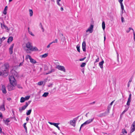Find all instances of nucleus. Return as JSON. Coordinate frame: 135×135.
<instances>
[{
  "label": "nucleus",
  "mask_w": 135,
  "mask_h": 135,
  "mask_svg": "<svg viewBox=\"0 0 135 135\" xmlns=\"http://www.w3.org/2000/svg\"><path fill=\"white\" fill-rule=\"evenodd\" d=\"M61 39L62 40H63V41L65 40V37H63Z\"/></svg>",
  "instance_id": "6e6d98bb"
},
{
  "label": "nucleus",
  "mask_w": 135,
  "mask_h": 135,
  "mask_svg": "<svg viewBox=\"0 0 135 135\" xmlns=\"http://www.w3.org/2000/svg\"><path fill=\"white\" fill-rule=\"evenodd\" d=\"M44 69L45 70H46L48 69V68L46 65H45Z\"/></svg>",
  "instance_id": "e433bc0d"
},
{
  "label": "nucleus",
  "mask_w": 135,
  "mask_h": 135,
  "mask_svg": "<svg viewBox=\"0 0 135 135\" xmlns=\"http://www.w3.org/2000/svg\"><path fill=\"white\" fill-rule=\"evenodd\" d=\"M110 108L111 107L110 106H108V107L107 108V111L103 113L104 114V116H105L106 115L109 114V110L110 109Z\"/></svg>",
  "instance_id": "0eeeda50"
},
{
  "label": "nucleus",
  "mask_w": 135,
  "mask_h": 135,
  "mask_svg": "<svg viewBox=\"0 0 135 135\" xmlns=\"http://www.w3.org/2000/svg\"><path fill=\"white\" fill-rule=\"evenodd\" d=\"M86 125L85 124V123H84L83 124H82L81 125V126L80 127V129H79V131L80 132L81 131V128L83 127L84 126H85Z\"/></svg>",
  "instance_id": "72a5a7b5"
},
{
  "label": "nucleus",
  "mask_w": 135,
  "mask_h": 135,
  "mask_svg": "<svg viewBox=\"0 0 135 135\" xmlns=\"http://www.w3.org/2000/svg\"><path fill=\"white\" fill-rule=\"evenodd\" d=\"M86 64L85 62H83L82 63L81 65H80V67H84L85 65Z\"/></svg>",
  "instance_id": "c9c22d12"
},
{
  "label": "nucleus",
  "mask_w": 135,
  "mask_h": 135,
  "mask_svg": "<svg viewBox=\"0 0 135 135\" xmlns=\"http://www.w3.org/2000/svg\"><path fill=\"white\" fill-rule=\"evenodd\" d=\"M133 76H132L130 79L129 81H128L130 83L132 81V79H133Z\"/></svg>",
  "instance_id": "603ef678"
},
{
  "label": "nucleus",
  "mask_w": 135,
  "mask_h": 135,
  "mask_svg": "<svg viewBox=\"0 0 135 135\" xmlns=\"http://www.w3.org/2000/svg\"><path fill=\"white\" fill-rule=\"evenodd\" d=\"M121 20L122 21V22H123L124 21V18L123 17H121Z\"/></svg>",
  "instance_id": "13d9d810"
},
{
  "label": "nucleus",
  "mask_w": 135,
  "mask_h": 135,
  "mask_svg": "<svg viewBox=\"0 0 135 135\" xmlns=\"http://www.w3.org/2000/svg\"><path fill=\"white\" fill-rule=\"evenodd\" d=\"M26 123H25L23 124V126L24 127L26 131V133H27V128L26 127Z\"/></svg>",
  "instance_id": "a878e982"
},
{
  "label": "nucleus",
  "mask_w": 135,
  "mask_h": 135,
  "mask_svg": "<svg viewBox=\"0 0 135 135\" xmlns=\"http://www.w3.org/2000/svg\"><path fill=\"white\" fill-rule=\"evenodd\" d=\"M82 49L83 51L84 52H85L86 51V42L85 41H84L82 43Z\"/></svg>",
  "instance_id": "9d476101"
},
{
  "label": "nucleus",
  "mask_w": 135,
  "mask_h": 135,
  "mask_svg": "<svg viewBox=\"0 0 135 135\" xmlns=\"http://www.w3.org/2000/svg\"><path fill=\"white\" fill-rule=\"evenodd\" d=\"M60 10H61V11H63L64 10L63 8V7H61V8H60Z\"/></svg>",
  "instance_id": "774afa93"
},
{
  "label": "nucleus",
  "mask_w": 135,
  "mask_h": 135,
  "mask_svg": "<svg viewBox=\"0 0 135 135\" xmlns=\"http://www.w3.org/2000/svg\"><path fill=\"white\" fill-rule=\"evenodd\" d=\"M13 40V37L12 36L9 37L8 39L7 42L8 43H10Z\"/></svg>",
  "instance_id": "2eb2a0df"
},
{
  "label": "nucleus",
  "mask_w": 135,
  "mask_h": 135,
  "mask_svg": "<svg viewBox=\"0 0 135 135\" xmlns=\"http://www.w3.org/2000/svg\"><path fill=\"white\" fill-rule=\"evenodd\" d=\"M31 58V57L29 55H27L26 56V59H30Z\"/></svg>",
  "instance_id": "79ce46f5"
},
{
  "label": "nucleus",
  "mask_w": 135,
  "mask_h": 135,
  "mask_svg": "<svg viewBox=\"0 0 135 135\" xmlns=\"http://www.w3.org/2000/svg\"><path fill=\"white\" fill-rule=\"evenodd\" d=\"M120 4V6H121V9L122 10V13H123V11H125V10L124 9V6H123V3H121V4Z\"/></svg>",
  "instance_id": "b1692460"
},
{
  "label": "nucleus",
  "mask_w": 135,
  "mask_h": 135,
  "mask_svg": "<svg viewBox=\"0 0 135 135\" xmlns=\"http://www.w3.org/2000/svg\"><path fill=\"white\" fill-rule=\"evenodd\" d=\"M104 41L105 40V39H106V36H105V34H104Z\"/></svg>",
  "instance_id": "69168bd1"
},
{
  "label": "nucleus",
  "mask_w": 135,
  "mask_h": 135,
  "mask_svg": "<svg viewBox=\"0 0 135 135\" xmlns=\"http://www.w3.org/2000/svg\"><path fill=\"white\" fill-rule=\"evenodd\" d=\"M7 7H7V6H6L4 9V10L3 11V13L4 15H6V13H7L6 11H7Z\"/></svg>",
  "instance_id": "5701e85b"
},
{
  "label": "nucleus",
  "mask_w": 135,
  "mask_h": 135,
  "mask_svg": "<svg viewBox=\"0 0 135 135\" xmlns=\"http://www.w3.org/2000/svg\"><path fill=\"white\" fill-rule=\"evenodd\" d=\"M14 44H12L10 46V47L9 49V53L11 54L13 53V47L14 46Z\"/></svg>",
  "instance_id": "1a4fd4ad"
},
{
  "label": "nucleus",
  "mask_w": 135,
  "mask_h": 135,
  "mask_svg": "<svg viewBox=\"0 0 135 135\" xmlns=\"http://www.w3.org/2000/svg\"><path fill=\"white\" fill-rule=\"evenodd\" d=\"M130 102H129L127 101V104L128 106L130 104Z\"/></svg>",
  "instance_id": "052dcab7"
},
{
  "label": "nucleus",
  "mask_w": 135,
  "mask_h": 135,
  "mask_svg": "<svg viewBox=\"0 0 135 135\" xmlns=\"http://www.w3.org/2000/svg\"><path fill=\"white\" fill-rule=\"evenodd\" d=\"M30 16L31 17L33 15V12L32 9H30L29 10Z\"/></svg>",
  "instance_id": "4be33fe9"
},
{
  "label": "nucleus",
  "mask_w": 135,
  "mask_h": 135,
  "mask_svg": "<svg viewBox=\"0 0 135 135\" xmlns=\"http://www.w3.org/2000/svg\"><path fill=\"white\" fill-rule=\"evenodd\" d=\"M48 123L50 124H51V125H53L54 126L55 123H52V122H49Z\"/></svg>",
  "instance_id": "8fccbe9b"
},
{
  "label": "nucleus",
  "mask_w": 135,
  "mask_h": 135,
  "mask_svg": "<svg viewBox=\"0 0 135 135\" xmlns=\"http://www.w3.org/2000/svg\"><path fill=\"white\" fill-rule=\"evenodd\" d=\"M3 26L7 30H8V27L4 25H3Z\"/></svg>",
  "instance_id": "c03bdc74"
},
{
  "label": "nucleus",
  "mask_w": 135,
  "mask_h": 135,
  "mask_svg": "<svg viewBox=\"0 0 135 135\" xmlns=\"http://www.w3.org/2000/svg\"><path fill=\"white\" fill-rule=\"evenodd\" d=\"M95 103V102L94 101L90 103L89 104H90L91 105V104H94Z\"/></svg>",
  "instance_id": "0e129e2a"
},
{
  "label": "nucleus",
  "mask_w": 135,
  "mask_h": 135,
  "mask_svg": "<svg viewBox=\"0 0 135 135\" xmlns=\"http://www.w3.org/2000/svg\"><path fill=\"white\" fill-rule=\"evenodd\" d=\"M78 117H78L77 118H74L72 120H71L70 121V125L75 127V126L76 121L77 120V118Z\"/></svg>",
  "instance_id": "20e7f679"
},
{
  "label": "nucleus",
  "mask_w": 135,
  "mask_h": 135,
  "mask_svg": "<svg viewBox=\"0 0 135 135\" xmlns=\"http://www.w3.org/2000/svg\"><path fill=\"white\" fill-rule=\"evenodd\" d=\"M57 39H56L54 41L52 42H51V44H52L53 43H57Z\"/></svg>",
  "instance_id": "a19ab883"
},
{
  "label": "nucleus",
  "mask_w": 135,
  "mask_h": 135,
  "mask_svg": "<svg viewBox=\"0 0 135 135\" xmlns=\"http://www.w3.org/2000/svg\"><path fill=\"white\" fill-rule=\"evenodd\" d=\"M122 133L123 134H124L125 133H127V131L125 129H122Z\"/></svg>",
  "instance_id": "2f4dec72"
},
{
  "label": "nucleus",
  "mask_w": 135,
  "mask_h": 135,
  "mask_svg": "<svg viewBox=\"0 0 135 135\" xmlns=\"http://www.w3.org/2000/svg\"><path fill=\"white\" fill-rule=\"evenodd\" d=\"M31 102V101H29L28 102H26V104L27 105V104H28V105Z\"/></svg>",
  "instance_id": "49530a36"
},
{
  "label": "nucleus",
  "mask_w": 135,
  "mask_h": 135,
  "mask_svg": "<svg viewBox=\"0 0 135 135\" xmlns=\"http://www.w3.org/2000/svg\"><path fill=\"white\" fill-rule=\"evenodd\" d=\"M25 101V98L23 97H22L20 99V102L21 103H23Z\"/></svg>",
  "instance_id": "bb28decb"
},
{
  "label": "nucleus",
  "mask_w": 135,
  "mask_h": 135,
  "mask_svg": "<svg viewBox=\"0 0 135 135\" xmlns=\"http://www.w3.org/2000/svg\"><path fill=\"white\" fill-rule=\"evenodd\" d=\"M32 50H31V51H38V49L36 47H33V46L32 48Z\"/></svg>",
  "instance_id": "6ab92c4d"
},
{
  "label": "nucleus",
  "mask_w": 135,
  "mask_h": 135,
  "mask_svg": "<svg viewBox=\"0 0 135 135\" xmlns=\"http://www.w3.org/2000/svg\"><path fill=\"white\" fill-rule=\"evenodd\" d=\"M85 58H86V57H84V58H83L80 59H79V60L80 61H83L85 59Z\"/></svg>",
  "instance_id": "de8ad7c7"
},
{
  "label": "nucleus",
  "mask_w": 135,
  "mask_h": 135,
  "mask_svg": "<svg viewBox=\"0 0 135 135\" xmlns=\"http://www.w3.org/2000/svg\"><path fill=\"white\" fill-rule=\"evenodd\" d=\"M52 84L51 83H50V84L49 85H48L47 86L48 87H50L52 86Z\"/></svg>",
  "instance_id": "864d4df0"
},
{
  "label": "nucleus",
  "mask_w": 135,
  "mask_h": 135,
  "mask_svg": "<svg viewBox=\"0 0 135 135\" xmlns=\"http://www.w3.org/2000/svg\"><path fill=\"white\" fill-rule=\"evenodd\" d=\"M0 109L4 111L5 110V108H4V105L3 103V105L0 106Z\"/></svg>",
  "instance_id": "f3484780"
},
{
  "label": "nucleus",
  "mask_w": 135,
  "mask_h": 135,
  "mask_svg": "<svg viewBox=\"0 0 135 135\" xmlns=\"http://www.w3.org/2000/svg\"><path fill=\"white\" fill-rule=\"evenodd\" d=\"M130 82H128V85H127V86L128 87H129V86H130Z\"/></svg>",
  "instance_id": "680f3d73"
},
{
  "label": "nucleus",
  "mask_w": 135,
  "mask_h": 135,
  "mask_svg": "<svg viewBox=\"0 0 135 135\" xmlns=\"http://www.w3.org/2000/svg\"><path fill=\"white\" fill-rule=\"evenodd\" d=\"M102 27L103 29L104 30L105 28V24L104 21H103L102 22Z\"/></svg>",
  "instance_id": "393cba45"
},
{
  "label": "nucleus",
  "mask_w": 135,
  "mask_h": 135,
  "mask_svg": "<svg viewBox=\"0 0 135 135\" xmlns=\"http://www.w3.org/2000/svg\"><path fill=\"white\" fill-rule=\"evenodd\" d=\"M49 94V93L48 92H45L42 95V96L46 97L47 96H48V95Z\"/></svg>",
  "instance_id": "cd10ccee"
},
{
  "label": "nucleus",
  "mask_w": 135,
  "mask_h": 135,
  "mask_svg": "<svg viewBox=\"0 0 135 135\" xmlns=\"http://www.w3.org/2000/svg\"><path fill=\"white\" fill-rule=\"evenodd\" d=\"M27 106V105L25 104V105L23 106L21 108L20 107L19 108V111L20 112H21L22 110H23L25 109Z\"/></svg>",
  "instance_id": "6e6552de"
},
{
  "label": "nucleus",
  "mask_w": 135,
  "mask_h": 135,
  "mask_svg": "<svg viewBox=\"0 0 135 135\" xmlns=\"http://www.w3.org/2000/svg\"><path fill=\"white\" fill-rule=\"evenodd\" d=\"M129 108V107L125 109L122 113V114H121L120 116H121L122 115H123L124 113L126 112V111H127V110L128 109V108Z\"/></svg>",
  "instance_id": "473e14b6"
},
{
  "label": "nucleus",
  "mask_w": 135,
  "mask_h": 135,
  "mask_svg": "<svg viewBox=\"0 0 135 135\" xmlns=\"http://www.w3.org/2000/svg\"><path fill=\"white\" fill-rule=\"evenodd\" d=\"M43 83V81H40L37 83V84L38 85H42Z\"/></svg>",
  "instance_id": "ea45409f"
},
{
  "label": "nucleus",
  "mask_w": 135,
  "mask_h": 135,
  "mask_svg": "<svg viewBox=\"0 0 135 135\" xmlns=\"http://www.w3.org/2000/svg\"><path fill=\"white\" fill-rule=\"evenodd\" d=\"M51 43H50L49 44V45H48L47 46V48H49L50 47V45H51Z\"/></svg>",
  "instance_id": "4d7b16f0"
},
{
  "label": "nucleus",
  "mask_w": 135,
  "mask_h": 135,
  "mask_svg": "<svg viewBox=\"0 0 135 135\" xmlns=\"http://www.w3.org/2000/svg\"><path fill=\"white\" fill-rule=\"evenodd\" d=\"M93 25H91L90 27L86 30V32H87L89 31L90 33H91L93 32Z\"/></svg>",
  "instance_id": "423d86ee"
},
{
  "label": "nucleus",
  "mask_w": 135,
  "mask_h": 135,
  "mask_svg": "<svg viewBox=\"0 0 135 135\" xmlns=\"http://www.w3.org/2000/svg\"><path fill=\"white\" fill-rule=\"evenodd\" d=\"M30 62L32 64H35L36 62V60L31 58L30 59Z\"/></svg>",
  "instance_id": "a211bd4d"
},
{
  "label": "nucleus",
  "mask_w": 135,
  "mask_h": 135,
  "mask_svg": "<svg viewBox=\"0 0 135 135\" xmlns=\"http://www.w3.org/2000/svg\"><path fill=\"white\" fill-rule=\"evenodd\" d=\"M94 119V118L92 119H90L86 121L85 122V123L86 125L90 123L91 122L93 121Z\"/></svg>",
  "instance_id": "4468645a"
},
{
  "label": "nucleus",
  "mask_w": 135,
  "mask_h": 135,
  "mask_svg": "<svg viewBox=\"0 0 135 135\" xmlns=\"http://www.w3.org/2000/svg\"><path fill=\"white\" fill-rule=\"evenodd\" d=\"M12 85H13L12 84H11L10 85L7 86V88L9 91H10L13 89V88L15 86H13Z\"/></svg>",
  "instance_id": "ddd939ff"
},
{
  "label": "nucleus",
  "mask_w": 135,
  "mask_h": 135,
  "mask_svg": "<svg viewBox=\"0 0 135 135\" xmlns=\"http://www.w3.org/2000/svg\"><path fill=\"white\" fill-rule=\"evenodd\" d=\"M133 34L134 35V39L135 41V33L134 32V30H133Z\"/></svg>",
  "instance_id": "3c124183"
},
{
  "label": "nucleus",
  "mask_w": 135,
  "mask_h": 135,
  "mask_svg": "<svg viewBox=\"0 0 135 135\" xmlns=\"http://www.w3.org/2000/svg\"><path fill=\"white\" fill-rule=\"evenodd\" d=\"M4 122L7 125H8V123H8L9 122H10V120H9V119H7L6 120H4Z\"/></svg>",
  "instance_id": "c85d7f7f"
},
{
  "label": "nucleus",
  "mask_w": 135,
  "mask_h": 135,
  "mask_svg": "<svg viewBox=\"0 0 135 135\" xmlns=\"http://www.w3.org/2000/svg\"><path fill=\"white\" fill-rule=\"evenodd\" d=\"M123 0H119V2L120 3V4H121V3H122V2L123 1Z\"/></svg>",
  "instance_id": "5fc2aeb1"
},
{
  "label": "nucleus",
  "mask_w": 135,
  "mask_h": 135,
  "mask_svg": "<svg viewBox=\"0 0 135 135\" xmlns=\"http://www.w3.org/2000/svg\"><path fill=\"white\" fill-rule=\"evenodd\" d=\"M5 39V37H3L2 38H1V41H2L4 40Z\"/></svg>",
  "instance_id": "bf43d9fd"
},
{
  "label": "nucleus",
  "mask_w": 135,
  "mask_h": 135,
  "mask_svg": "<svg viewBox=\"0 0 135 135\" xmlns=\"http://www.w3.org/2000/svg\"><path fill=\"white\" fill-rule=\"evenodd\" d=\"M104 63V61L103 60H102L101 62H100L99 63V65L101 69L103 68V64Z\"/></svg>",
  "instance_id": "dca6fc26"
},
{
  "label": "nucleus",
  "mask_w": 135,
  "mask_h": 135,
  "mask_svg": "<svg viewBox=\"0 0 135 135\" xmlns=\"http://www.w3.org/2000/svg\"><path fill=\"white\" fill-rule=\"evenodd\" d=\"M32 111V109H31L28 110L26 112V114L27 115H28L30 114Z\"/></svg>",
  "instance_id": "aec40b11"
},
{
  "label": "nucleus",
  "mask_w": 135,
  "mask_h": 135,
  "mask_svg": "<svg viewBox=\"0 0 135 135\" xmlns=\"http://www.w3.org/2000/svg\"><path fill=\"white\" fill-rule=\"evenodd\" d=\"M56 68L59 70L62 71L64 72H66L64 66L61 65H58L57 66Z\"/></svg>",
  "instance_id": "39448f33"
},
{
  "label": "nucleus",
  "mask_w": 135,
  "mask_h": 135,
  "mask_svg": "<svg viewBox=\"0 0 135 135\" xmlns=\"http://www.w3.org/2000/svg\"><path fill=\"white\" fill-rule=\"evenodd\" d=\"M2 92L3 93L5 94L7 92L5 86L4 85H2Z\"/></svg>",
  "instance_id": "f8f14e48"
},
{
  "label": "nucleus",
  "mask_w": 135,
  "mask_h": 135,
  "mask_svg": "<svg viewBox=\"0 0 135 135\" xmlns=\"http://www.w3.org/2000/svg\"><path fill=\"white\" fill-rule=\"evenodd\" d=\"M77 49V50L78 52H80V45H78L76 47Z\"/></svg>",
  "instance_id": "7c9ffc66"
},
{
  "label": "nucleus",
  "mask_w": 135,
  "mask_h": 135,
  "mask_svg": "<svg viewBox=\"0 0 135 135\" xmlns=\"http://www.w3.org/2000/svg\"><path fill=\"white\" fill-rule=\"evenodd\" d=\"M2 117H3L2 113L1 112H0V117L2 118Z\"/></svg>",
  "instance_id": "338daca9"
},
{
  "label": "nucleus",
  "mask_w": 135,
  "mask_h": 135,
  "mask_svg": "<svg viewBox=\"0 0 135 135\" xmlns=\"http://www.w3.org/2000/svg\"><path fill=\"white\" fill-rule=\"evenodd\" d=\"M47 79H46L45 80L43 81V82H44V83H46L47 81Z\"/></svg>",
  "instance_id": "e2e57ef3"
},
{
  "label": "nucleus",
  "mask_w": 135,
  "mask_h": 135,
  "mask_svg": "<svg viewBox=\"0 0 135 135\" xmlns=\"http://www.w3.org/2000/svg\"><path fill=\"white\" fill-rule=\"evenodd\" d=\"M99 58L98 57L95 60V62H98L99 61Z\"/></svg>",
  "instance_id": "09e8293b"
},
{
  "label": "nucleus",
  "mask_w": 135,
  "mask_h": 135,
  "mask_svg": "<svg viewBox=\"0 0 135 135\" xmlns=\"http://www.w3.org/2000/svg\"><path fill=\"white\" fill-rule=\"evenodd\" d=\"M135 124H132L131 127V129L130 130V133H132L135 130Z\"/></svg>",
  "instance_id": "9b49d317"
},
{
  "label": "nucleus",
  "mask_w": 135,
  "mask_h": 135,
  "mask_svg": "<svg viewBox=\"0 0 135 135\" xmlns=\"http://www.w3.org/2000/svg\"><path fill=\"white\" fill-rule=\"evenodd\" d=\"M28 33H29L32 36H34V34H33L32 33V32L31 31H29V32H28Z\"/></svg>",
  "instance_id": "a18cd8bd"
},
{
  "label": "nucleus",
  "mask_w": 135,
  "mask_h": 135,
  "mask_svg": "<svg viewBox=\"0 0 135 135\" xmlns=\"http://www.w3.org/2000/svg\"><path fill=\"white\" fill-rule=\"evenodd\" d=\"M60 124L59 123H55V124L54 126H55V127H56L58 129L60 130V128L58 126V125Z\"/></svg>",
  "instance_id": "412c9836"
},
{
  "label": "nucleus",
  "mask_w": 135,
  "mask_h": 135,
  "mask_svg": "<svg viewBox=\"0 0 135 135\" xmlns=\"http://www.w3.org/2000/svg\"><path fill=\"white\" fill-rule=\"evenodd\" d=\"M26 47L28 49V50H32V45L31 43L30 42H28L26 43Z\"/></svg>",
  "instance_id": "7ed1b4c3"
},
{
  "label": "nucleus",
  "mask_w": 135,
  "mask_h": 135,
  "mask_svg": "<svg viewBox=\"0 0 135 135\" xmlns=\"http://www.w3.org/2000/svg\"><path fill=\"white\" fill-rule=\"evenodd\" d=\"M61 1V0H57V4L59 6H61V4H60L59 2Z\"/></svg>",
  "instance_id": "58836bf2"
},
{
  "label": "nucleus",
  "mask_w": 135,
  "mask_h": 135,
  "mask_svg": "<svg viewBox=\"0 0 135 135\" xmlns=\"http://www.w3.org/2000/svg\"><path fill=\"white\" fill-rule=\"evenodd\" d=\"M98 116L101 117L103 116H104V114L103 113L100 114L98 115Z\"/></svg>",
  "instance_id": "f704fd0d"
},
{
  "label": "nucleus",
  "mask_w": 135,
  "mask_h": 135,
  "mask_svg": "<svg viewBox=\"0 0 135 135\" xmlns=\"http://www.w3.org/2000/svg\"><path fill=\"white\" fill-rule=\"evenodd\" d=\"M48 56V54H45L41 55V57L42 58H45L46 57Z\"/></svg>",
  "instance_id": "c756f323"
},
{
  "label": "nucleus",
  "mask_w": 135,
  "mask_h": 135,
  "mask_svg": "<svg viewBox=\"0 0 135 135\" xmlns=\"http://www.w3.org/2000/svg\"><path fill=\"white\" fill-rule=\"evenodd\" d=\"M30 96H26L25 98V100H28L30 98Z\"/></svg>",
  "instance_id": "4c0bfd02"
},
{
  "label": "nucleus",
  "mask_w": 135,
  "mask_h": 135,
  "mask_svg": "<svg viewBox=\"0 0 135 135\" xmlns=\"http://www.w3.org/2000/svg\"><path fill=\"white\" fill-rule=\"evenodd\" d=\"M9 65L7 63L5 64L1 68L0 76L6 77L8 75Z\"/></svg>",
  "instance_id": "f257e3e1"
},
{
  "label": "nucleus",
  "mask_w": 135,
  "mask_h": 135,
  "mask_svg": "<svg viewBox=\"0 0 135 135\" xmlns=\"http://www.w3.org/2000/svg\"><path fill=\"white\" fill-rule=\"evenodd\" d=\"M9 79L11 84H13V86H15L16 85V80L13 75L10 76L9 77Z\"/></svg>",
  "instance_id": "f03ea898"
},
{
  "label": "nucleus",
  "mask_w": 135,
  "mask_h": 135,
  "mask_svg": "<svg viewBox=\"0 0 135 135\" xmlns=\"http://www.w3.org/2000/svg\"><path fill=\"white\" fill-rule=\"evenodd\" d=\"M116 53L117 55V61L118 62H119V54H118V52H116Z\"/></svg>",
  "instance_id": "37998d69"
}]
</instances>
